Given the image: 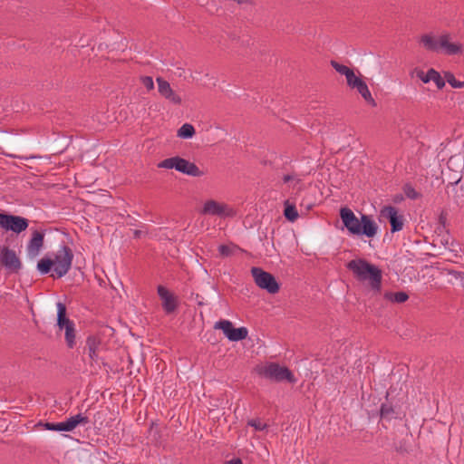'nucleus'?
Instances as JSON below:
<instances>
[{
    "label": "nucleus",
    "mask_w": 464,
    "mask_h": 464,
    "mask_svg": "<svg viewBox=\"0 0 464 464\" xmlns=\"http://www.w3.org/2000/svg\"><path fill=\"white\" fill-rule=\"evenodd\" d=\"M340 217L346 229L353 236H365L374 237L379 230L376 222L368 215H362L359 218L348 208H342Z\"/></svg>",
    "instance_id": "3"
},
{
    "label": "nucleus",
    "mask_w": 464,
    "mask_h": 464,
    "mask_svg": "<svg viewBox=\"0 0 464 464\" xmlns=\"http://www.w3.org/2000/svg\"><path fill=\"white\" fill-rule=\"evenodd\" d=\"M419 42L425 50L444 55H461L464 52L463 44L453 41L452 35L448 32L438 34L433 33L423 34L420 35Z\"/></svg>",
    "instance_id": "1"
},
{
    "label": "nucleus",
    "mask_w": 464,
    "mask_h": 464,
    "mask_svg": "<svg viewBox=\"0 0 464 464\" xmlns=\"http://www.w3.org/2000/svg\"><path fill=\"white\" fill-rule=\"evenodd\" d=\"M0 263L10 271H17L21 266L15 252L5 246L0 248Z\"/></svg>",
    "instance_id": "16"
},
{
    "label": "nucleus",
    "mask_w": 464,
    "mask_h": 464,
    "mask_svg": "<svg viewBox=\"0 0 464 464\" xmlns=\"http://www.w3.org/2000/svg\"><path fill=\"white\" fill-rule=\"evenodd\" d=\"M135 235H136V236H140V232H139V231H136V232H135Z\"/></svg>",
    "instance_id": "36"
},
{
    "label": "nucleus",
    "mask_w": 464,
    "mask_h": 464,
    "mask_svg": "<svg viewBox=\"0 0 464 464\" xmlns=\"http://www.w3.org/2000/svg\"><path fill=\"white\" fill-rule=\"evenodd\" d=\"M227 464H243L239 459H233L227 462Z\"/></svg>",
    "instance_id": "35"
},
{
    "label": "nucleus",
    "mask_w": 464,
    "mask_h": 464,
    "mask_svg": "<svg viewBox=\"0 0 464 464\" xmlns=\"http://www.w3.org/2000/svg\"><path fill=\"white\" fill-rule=\"evenodd\" d=\"M247 424L255 429V430H264L267 425L259 419L250 420Z\"/></svg>",
    "instance_id": "28"
},
{
    "label": "nucleus",
    "mask_w": 464,
    "mask_h": 464,
    "mask_svg": "<svg viewBox=\"0 0 464 464\" xmlns=\"http://www.w3.org/2000/svg\"><path fill=\"white\" fill-rule=\"evenodd\" d=\"M284 182H292L294 186L299 183V179L295 175H285L284 176Z\"/></svg>",
    "instance_id": "32"
},
{
    "label": "nucleus",
    "mask_w": 464,
    "mask_h": 464,
    "mask_svg": "<svg viewBox=\"0 0 464 464\" xmlns=\"http://www.w3.org/2000/svg\"><path fill=\"white\" fill-rule=\"evenodd\" d=\"M444 76H445V80L448 82V83L451 87H453V88H464V82H460V81L456 80V78L454 77V75L451 72H445Z\"/></svg>",
    "instance_id": "26"
},
{
    "label": "nucleus",
    "mask_w": 464,
    "mask_h": 464,
    "mask_svg": "<svg viewBox=\"0 0 464 464\" xmlns=\"http://www.w3.org/2000/svg\"><path fill=\"white\" fill-rule=\"evenodd\" d=\"M247 334L248 331L246 327L233 328L228 339L233 342L241 341L246 338Z\"/></svg>",
    "instance_id": "24"
},
{
    "label": "nucleus",
    "mask_w": 464,
    "mask_h": 464,
    "mask_svg": "<svg viewBox=\"0 0 464 464\" xmlns=\"http://www.w3.org/2000/svg\"><path fill=\"white\" fill-rule=\"evenodd\" d=\"M234 326L233 324L228 320H220L215 324V329H220L224 334L228 338V335L232 332Z\"/></svg>",
    "instance_id": "25"
},
{
    "label": "nucleus",
    "mask_w": 464,
    "mask_h": 464,
    "mask_svg": "<svg viewBox=\"0 0 464 464\" xmlns=\"http://www.w3.org/2000/svg\"><path fill=\"white\" fill-rule=\"evenodd\" d=\"M220 255L227 256L232 253L233 246L222 245L218 247Z\"/></svg>",
    "instance_id": "31"
},
{
    "label": "nucleus",
    "mask_w": 464,
    "mask_h": 464,
    "mask_svg": "<svg viewBox=\"0 0 464 464\" xmlns=\"http://www.w3.org/2000/svg\"><path fill=\"white\" fill-rule=\"evenodd\" d=\"M73 253L68 246H61L55 253L39 260L37 269L42 275L53 271L51 276L63 277L71 269Z\"/></svg>",
    "instance_id": "2"
},
{
    "label": "nucleus",
    "mask_w": 464,
    "mask_h": 464,
    "mask_svg": "<svg viewBox=\"0 0 464 464\" xmlns=\"http://www.w3.org/2000/svg\"><path fill=\"white\" fill-rule=\"evenodd\" d=\"M44 244V234L39 231H34L33 233L32 239L30 240L28 246H27V255L31 258H35Z\"/></svg>",
    "instance_id": "17"
},
{
    "label": "nucleus",
    "mask_w": 464,
    "mask_h": 464,
    "mask_svg": "<svg viewBox=\"0 0 464 464\" xmlns=\"http://www.w3.org/2000/svg\"><path fill=\"white\" fill-rule=\"evenodd\" d=\"M260 373L266 378H269L276 382H295L293 373L286 367L280 366L279 364L275 362H271L269 364L263 366L260 370Z\"/></svg>",
    "instance_id": "9"
},
{
    "label": "nucleus",
    "mask_w": 464,
    "mask_h": 464,
    "mask_svg": "<svg viewBox=\"0 0 464 464\" xmlns=\"http://www.w3.org/2000/svg\"><path fill=\"white\" fill-rule=\"evenodd\" d=\"M384 298L393 303H404L408 300L409 295L405 292H386Z\"/></svg>",
    "instance_id": "22"
},
{
    "label": "nucleus",
    "mask_w": 464,
    "mask_h": 464,
    "mask_svg": "<svg viewBox=\"0 0 464 464\" xmlns=\"http://www.w3.org/2000/svg\"><path fill=\"white\" fill-rule=\"evenodd\" d=\"M346 266L359 281L368 282L372 290L380 291L382 275L376 266L357 258L348 262Z\"/></svg>",
    "instance_id": "4"
},
{
    "label": "nucleus",
    "mask_w": 464,
    "mask_h": 464,
    "mask_svg": "<svg viewBox=\"0 0 464 464\" xmlns=\"http://www.w3.org/2000/svg\"><path fill=\"white\" fill-rule=\"evenodd\" d=\"M449 275H450L453 279L459 281L460 285L462 287H464V273L457 272V271H450Z\"/></svg>",
    "instance_id": "30"
},
{
    "label": "nucleus",
    "mask_w": 464,
    "mask_h": 464,
    "mask_svg": "<svg viewBox=\"0 0 464 464\" xmlns=\"http://www.w3.org/2000/svg\"><path fill=\"white\" fill-rule=\"evenodd\" d=\"M88 422H89L88 418L82 414H77V415L72 416L71 418H69L68 420H66L64 421L66 431H72L78 425H85Z\"/></svg>",
    "instance_id": "19"
},
{
    "label": "nucleus",
    "mask_w": 464,
    "mask_h": 464,
    "mask_svg": "<svg viewBox=\"0 0 464 464\" xmlns=\"http://www.w3.org/2000/svg\"><path fill=\"white\" fill-rule=\"evenodd\" d=\"M57 308V326L59 331L64 332V338L66 344L69 348H72L75 343V325L74 323L69 319L66 314L65 305L59 302L56 304Z\"/></svg>",
    "instance_id": "5"
},
{
    "label": "nucleus",
    "mask_w": 464,
    "mask_h": 464,
    "mask_svg": "<svg viewBox=\"0 0 464 464\" xmlns=\"http://www.w3.org/2000/svg\"><path fill=\"white\" fill-rule=\"evenodd\" d=\"M196 133L195 128L189 123L183 124L177 131V136L181 139H191Z\"/></svg>",
    "instance_id": "21"
},
{
    "label": "nucleus",
    "mask_w": 464,
    "mask_h": 464,
    "mask_svg": "<svg viewBox=\"0 0 464 464\" xmlns=\"http://www.w3.org/2000/svg\"><path fill=\"white\" fill-rule=\"evenodd\" d=\"M44 427L48 430L66 431L64 421L57 422V423L46 422L44 424Z\"/></svg>",
    "instance_id": "27"
},
{
    "label": "nucleus",
    "mask_w": 464,
    "mask_h": 464,
    "mask_svg": "<svg viewBox=\"0 0 464 464\" xmlns=\"http://www.w3.org/2000/svg\"><path fill=\"white\" fill-rule=\"evenodd\" d=\"M284 215L291 222L295 221L298 218V212L295 205L291 204L289 200L285 202Z\"/></svg>",
    "instance_id": "23"
},
{
    "label": "nucleus",
    "mask_w": 464,
    "mask_h": 464,
    "mask_svg": "<svg viewBox=\"0 0 464 464\" xmlns=\"http://www.w3.org/2000/svg\"><path fill=\"white\" fill-rule=\"evenodd\" d=\"M157 291L161 300L163 310L167 314L173 313L177 309L179 304L178 296L163 285H159Z\"/></svg>",
    "instance_id": "12"
},
{
    "label": "nucleus",
    "mask_w": 464,
    "mask_h": 464,
    "mask_svg": "<svg viewBox=\"0 0 464 464\" xmlns=\"http://www.w3.org/2000/svg\"><path fill=\"white\" fill-rule=\"evenodd\" d=\"M392 412V408L388 405H382L381 408V415L382 417H390Z\"/></svg>",
    "instance_id": "34"
},
{
    "label": "nucleus",
    "mask_w": 464,
    "mask_h": 464,
    "mask_svg": "<svg viewBox=\"0 0 464 464\" xmlns=\"http://www.w3.org/2000/svg\"><path fill=\"white\" fill-rule=\"evenodd\" d=\"M200 213L221 218H233L236 215L235 209L230 205L213 198H208L202 203Z\"/></svg>",
    "instance_id": "7"
},
{
    "label": "nucleus",
    "mask_w": 464,
    "mask_h": 464,
    "mask_svg": "<svg viewBox=\"0 0 464 464\" xmlns=\"http://www.w3.org/2000/svg\"><path fill=\"white\" fill-rule=\"evenodd\" d=\"M28 224L23 217L0 213V227L6 231L19 234L28 227Z\"/></svg>",
    "instance_id": "10"
},
{
    "label": "nucleus",
    "mask_w": 464,
    "mask_h": 464,
    "mask_svg": "<svg viewBox=\"0 0 464 464\" xmlns=\"http://www.w3.org/2000/svg\"><path fill=\"white\" fill-rule=\"evenodd\" d=\"M331 65L334 68V70L337 72L345 76L346 82H349L350 77L353 78L355 75V72L353 69L349 68L346 65L341 64L335 61H331Z\"/></svg>",
    "instance_id": "20"
},
{
    "label": "nucleus",
    "mask_w": 464,
    "mask_h": 464,
    "mask_svg": "<svg viewBox=\"0 0 464 464\" xmlns=\"http://www.w3.org/2000/svg\"><path fill=\"white\" fill-rule=\"evenodd\" d=\"M159 168L162 169H175L176 170L192 177H200L203 172L198 166L185 159L179 157H172L166 159L159 163Z\"/></svg>",
    "instance_id": "6"
},
{
    "label": "nucleus",
    "mask_w": 464,
    "mask_h": 464,
    "mask_svg": "<svg viewBox=\"0 0 464 464\" xmlns=\"http://www.w3.org/2000/svg\"><path fill=\"white\" fill-rule=\"evenodd\" d=\"M380 217L382 219H387L392 226V232H397L403 227V217L398 213V210L391 206L384 207L381 212Z\"/></svg>",
    "instance_id": "13"
},
{
    "label": "nucleus",
    "mask_w": 464,
    "mask_h": 464,
    "mask_svg": "<svg viewBox=\"0 0 464 464\" xmlns=\"http://www.w3.org/2000/svg\"><path fill=\"white\" fill-rule=\"evenodd\" d=\"M251 274L258 287L266 290L270 294H276L279 291V285L273 275L259 267H252Z\"/></svg>",
    "instance_id": "8"
},
{
    "label": "nucleus",
    "mask_w": 464,
    "mask_h": 464,
    "mask_svg": "<svg viewBox=\"0 0 464 464\" xmlns=\"http://www.w3.org/2000/svg\"><path fill=\"white\" fill-rule=\"evenodd\" d=\"M86 348L88 354L92 361L99 359V354L102 350V342L100 339L94 336H91L87 339Z\"/></svg>",
    "instance_id": "18"
},
{
    "label": "nucleus",
    "mask_w": 464,
    "mask_h": 464,
    "mask_svg": "<svg viewBox=\"0 0 464 464\" xmlns=\"http://www.w3.org/2000/svg\"><path fill=\"white\" fill-rule=\"evenodd\" d=\"M142 84L146 87L148 91H151L154 88V82L151 77L150 76H142L140 78Z\"/></svg>",
    "instance_id": "29"
},
{
    "label": "nucleus",
    "mask_w": 464,
    "mask_h": 464,
    "mask_svg": "<svg viewBox=\"0 0 464 464\" xmlns=\"http://www.w3.org/2000/svg\"><path fill=\"white\" fill-rule=\"evenodd\" d=\"M405 194L410 198H417L419 197V194L416 192V190L411 187L407 188L405 189Z\"/></svg>",
    "instance_id": "33"
},
{
    "label": "nucleus",
    "mask_w": 464,
    "mask_h": 464,
    "mask_svg": "<svg viewBox=\"0 0 464 464\" xmlns=\"http://www.w3.org/2000/svg\"><path fill=\"white\" fill-rule=\"evenodd\" d=\"M410 76L411 78H418L423 83L433 82L437 88L441 90L445 86V80L440 76V72L435 69L430 68L428 72H424L419 67H415L410 71Z\"/></svg>",
    "instance_id": "11"
},
{
    "label": "nucleus",
    "mask_w": 464,
    "mask_h": 464,
    "mask_svg": "<svg viewBox=\"0 0 464 464\" xmlns=\"http://www.w3.org/2000/svg\"><path fill=\"white\" fill-rule=\"evenodd\" d=\"M347 85L352 89H355L367 102L372 106L376 105L366 82L360 76L355 74L353 78L350 77Z\"/></svg>",
    "instance_id": "15"
},
{
    "label": "nucleus",
    "mask_w": 464,
    "mask_h": 464,
    "mask_svg": "<svg viewBox=\"0 0 464 464\" xmlns=\"http://www.w3.org/2000/svg\"><path fill=\"white\" fill-rule=\"evenodd\" d=\"M159 93L169 102L175 105L182 103V98L170 86L169 82L161 77L156 79Z\"/></svg>",
    "instance_id": "14"
}]
</instances>
